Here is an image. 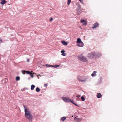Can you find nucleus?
I'll list each match as a JSON object with an SVG mask.
<instances>
[{
  "label": "nucleus",
  "mask_w": 122,
  "mask_h": 122,
  "mask_svg": "<svg viewBox=\"0 0 122 122\" xmlns=\"http://www.w3.org/2000/svg\"><path fill=\"white\" fill-rule=\"evenodd\" d=\"M36 91L37 92H39L40 91V89L39 87H37L36 88Z\"/></svg>",
  "instance_id": "obj_19"
},
{
  "label": "nucleus",
  "mask_w": 122,
  "mask_h": 122,
  "mask_svg": "<svg viewBox=\"0 0 122 122\" xmlns=\"http://www.w3.org/2000/svg\"><path fill=\"white\" fill-rule=\"evenodd\" d=\"M95 55H96V57H100L102 55L99 52L95 53Z\"/></svg>",
  "instance_id": "obj_8"
},
{
  "label": "nucleus",
  "mask_w": 122,
  "mask_h": 122,
  "mask_svg": "<svg viewBox=\"0 0 122 122\" xmlns=\"http://www.w3.org/2000/svg\"><path fill=\"white\" fill-rule=\"evenodd\" d=\"M2 42V41L1 40H0V44Z\"/></svg>",
  "instance_id": "obj_32"
},
{
  "label": "nucleus",
  "mask_w": 122,
  "mask_h": 122,
  "mask_svg": "<svg viewBox=\"0 0 122 122\" xmlns=\"http://www.w3.org/2000/svg\"><path fill=\"white\" fill-rule=\"evenodd\" d=\"M45 66H46L48 67H53L54 66H53L52 65H50L48 64H46Z\"/></svg>",
  "instance_id": "obj_16"
},
{
  "label": "nucleus",
  "mask_w": 122,
  "mask_h": 122,
  "mask_svg": "<svg viewBox=\"0 0 122 122\" xmlns=\"http://www.w3.org/2000/svg\"><path fill=\"white\" fill-rule=\"evenodd\" d=\"M35 87V86L34 85H31V90H33L34 89Z\"/></svg>",
  "instance_id": "obj_18"
},
{
  "label": "nucleus",
  "mask_w": 122,
  "mask_h": 122,
  "mask_svg": "<svg viewBox=\"0 0 122 122\" xmlns=\"http://www.w3.org/2000/svg\"><path fill=\"white\" fill-rule=\"evenodd\" d=\"M25 109V117L29 119L30 121H31L33 118V117L31 112L27 108L26 106H23Z\"/></svg>",
  "instance_id": "obj_1"
},
{
  "label": "nucleus",
  "mask_w": 122,
  "mask_h": 122,
  "mask_svg": "<svg viewBox=\"0 0 122 122\" xmlns=\"http://www.w3.org/2000/svg\"><path fill=\"white\" fill-rule=\"evenodd\" d=\"M33 71H32L30 73V75L32 78H33V75L32 74V72Z\"/></svg>",
  "instance_id": "obj_23"
},
{
  "label": "nucleus",
  "mask_w": 122,
  "mask_h": 122,
  "mask_svg": "<svg viewBox=\"0 0 122 122\" xmlns=\"http://www.w3.org/2000/svg\"><path fill=\"white\" fill-rule=\"evenodd\" d=\"M96 72L97 71H95L93 72L92 74V75L93 77L96 76Z\"/></svg>",
  "instance_id": "obj_14"
},
{
  "label": "nucleus",
  "mask_w": 122,
  "mask_h": 122,
  "mask_svg": "<svg viewBox=\"0 0 122 122\" xmlns=\"http://www.w3.org/2000/svg\"><path fill=\"white\" fill-rule=\"evenodd\" d=\"M27 62H29V59H28L27 60Z\"/></svg>",
  "instance_id": "obj_33"
},
{
  "label": "nucleus",
  "mask_w": 122,
  "mask_h": 122,
  "mask_svg": "<svg viewBox=\"0 0 122 122\" xmlns=\"http://www.w3.org/2000/svg\"><path fill=\"white\" fill-rule=\"evenodd\" d=\"M84 44L82 42L79 43L77 45V46L80 47H82L83 46Z\"/></svg>",
  "instance_id": "obj_9"
},
{
  "label": "nucleus",
  "mask_w": 122,
  "mask_h": 122,
  "mask_svg": "<svg viewBox=\"0 0 122 122\" xmlns=\"http://www.w3.org/2000/svg\"><path fill=\"white\" fill-rule=\"evenodd\" d=\"M65 52V50H63L61 51V52L62 54V55L65 56V53H64Z\"/></svg>",
  "instance_id": "obj_15"
},
{
  "label": "nucleus",
  "mask_w": 122,
  "mask_h": 122,
  "mask_svg": "<svg viewBox=\"0 0 122 122\" xmlns=\"http://www.w3.org/2000/svg\"><path fill=\"white\" fill-rule=\"evenodd\" d=\"M101 94L100 93H98L97 94V98H100L101 97Z\"/></svg>",
  "instance_id": "obj_11"
},
{
  "label": "nucleus",
  "mask_w": 122,
  "mask_h": 122,
  "mask_svg": "<svg viewBox=\"0 0 122 122\" xmlns=\"http://www.w3.org/2000/svg\"><path fill=\"white\" fill-rule=\"evenodd\" d=\"M53 20V18L51 17V18L50 19V21H52Z\"/></svg>",
  "instance_id": "obj_28"
},
{
  "label": "nucleus",
  "mask_w": 122,
  "mask_h": 122,
  "mask_svg": "<svg viewBox=\"0 0 122 122\" xmlns=\"http://www.w3.org/2000/svg\"><path fill=\"white\" fill-rule=\"evenodd\" d=\"M81 99L82 100V101H84V100H85V99L84 98V97L83 96H82L81 97Z\"/></svg>",
  "instance_id": "obj_21"
},
{
  "label": "nucleus",
  "mask_w": 122,
  "mask_h": 122,
  "mask_svg": "<svg viewBox=\"0 0 122 122\" xmlns=\"http://www.w3.org/2000/svg\"><path fill=\"white\" fill-rule=\"evenodd\" d=\"M87 79V78H85L84 77H82L80 76H78L77 78L78 80L81 82H84Z\"/></svg>",
  "instance_id": "obj_4"
},
{
  "label": "nucleus",
  "mask_w": 122,
  "mask_h": 122,
  "mask_svg": "<svg viewBox=\"0 0 122 122\" xmlns=\"http://www.w3.org/2000/svg\"><path fill=\"white\" fill-rule=\"evenodd\" d=\"M81 42L82 41H81L80 39L79 38H78L77 39V43H80V42Z\"/></svg>",
  "instance_id": "obj_17"
},
{
  "label": "nucleus",
  "mask_w": 122,
  "mask_h": 122,
  "mask_svg": "<svg viewBox=\"0 0 122 122\" xmlns=\"http://www.w3.org/2000/svg\"><path fill=\"white\" fill-rule=\"evenodd\" d=\"M85 21L81 19V22L82 23L84 22Z\"/></svg>",
  "instance_id": "obj_26"
},
{
  "label": "nucleus",
  "mask_w": 122,
  "mask_h": 122,
  "mask_svg": "<svg viewBox=\"0 0 122 122\" xmlns=\"http://www.w3.org/2000/svg\"><path fill=\"white\" fill-rule=\"evenodd\" d=\"M44 86L45 87H46L47 86V84H44Z\"/></svg>",
  "instance_id": "obj_31"
},
{
  "label": "nucleus",
  "mask_w": 122,
  "mask_h": 122,
  "mask_svg": "<svg viewBox=\"0 0 122 122\" xmlns=\"http://www.w3.org/2000/svg\"><path fill=\"white\" fill-rule=\"evenodd\" d=\"M60 65H55V66H54L53 67H55V68H56L57 67H59Z\"/></svg>",
  "instance_id": "obj_25"
},
{
  "label": "nucleus",
  "mask_w": 122,
  "mask_h": 122,
  "mask_svg": "<svg viewBox=\"0 0 122 122\" xmlns=\"http://www.w3.org/2000/svg\"><path fill=\"white\" fill-rule=\"evenodd\" d=\"M78 58L79 60L83 62H88L87 59L82 55H79L78 56Z\"/></svg>",
  "instance_id": "obj_2"
},
{
  "label": "nucleus",
  "mask_w": 122,
  "mask_h": 122,
  "mask_svg": "<svg viewBox=\"0 0 122 122\" xmlns=\"http://www.w3.org/2000/svg\"><path fill=\"white\" fill-rule=\"evenodd\" d=\"M71 2V0H68L67 4L68 5H69L70 4Z\"/></svg>",
  "instance_id": "obj_22"
},
{
  "label": "nucleus",
  "mask_w": 122,
  "mask_h": 122,
  "mask_svg": "<svg viewBox=\"0 0 122 122\" xmlns=\"http://www.w3.org/2000/svg\"><path fill=\"white\" fill-rule=\"evenodd\" d=\"M62 99L65 102L72 103L75 105L78 106L74 102V101H73L71 99L68 98L63 97H62Z\"/></svg>",
  "instance_id": "obj_3"
},
{
  "label": "nucleus",
  "mask_w": 122,
  "mask_h": 122,
  "mask_svg": "<svg viewBox=\"0 0 122 122\" xmlns=\"http://www.w3.org/2000/svg\"><path fill=\"white\" fill-rule=\"evenodd\" d=\"M83 23H84L83 24V25H86L87 24V23L85 21Z\"/></svg>",
  "instance_id": "obj_27"
},
{
  "label": "nucleus",
  "mask_w": 122,
  "mask_h": 122,
  "mask_svg": "<svg viewBox=\"0 0 122 122\" xmlns=\"http://www.w3.org/2000/svg\"><path fill=\"white\" fill-rule=\"evenodd\" d=\"M20 79V77L19 76H17L16 77V81H18Z\"/></svg>",
  "instance_id": "obj_24"
},
{
  "label": "nucleus",
  "mask_w": 122,
  "mask_h": 122,
  "mask_svg": "<svg viewBox=\"0 0 122 122\" xmlns=\"http://www.w3.org/2000/svg\"><path fill=\"white\" fill-rule=\"evenodd\" d=\"M22 73L23 74H25V73H27V74H30V71H26L25 70H22Z\"/></svg>",
  "instance_id": "obj_6"
},
{
  "label": "nucleus",
  "mask_w": 122,
  "mask_h": 122,
  "mask_svg": "<svg viewBox=\"0 0 122 122\" xmlns=\"http://www.w3.org/2000/svg\"><path fill=\"white\" fill-rule=\"evenodd\" d=\"M7 2V1L5 0H3L2 2H1L0 3L1 5H3L5 4Z\"/></svg>",
  "instance_id": "obj_12"
},
{
  "label": "nucleus",
  "mask_w": 122,
  "mask_h": 122,
  "mask_svg": "<svg viewBox=\"0 0 122 122\" xmlns=\"http://www.w3.org/2000/svg\"><path fill=\"white\" fill-rule=\"evenodd\" d=\"M66 118L65 117H61V119L62 121H64L66 119Z\"/></svg>",
  "instance_id": "obj_20"
},
{
  "label": "nucleus",
  "mask_w": 122,
  "mask_h": 122,
  "mask_svg": "<svg viewBox=\"0 0 122 122\" xmlns=\"http://www.w3.org/2000/svg\"><path fill=\"white\" fill-rule=\"evenodd\" d=\"M79 0V1L82 3L83 4V1L82 0Z\"/></svg>",
  "instance_id": "obj_30"
},
{
  "label": "nucleus",
  "mask_w": 122,
  "mask_h": 122,
  "mask_svg": "<svg viewBox=\"0 0 122 122\" xmlns=\"http://www.w3.org/2000/svg\"><path fill=\"white\" fill-rule=\"evenodd\" d=\"M62 44L63 45H65L66 46L68 44L67 42H65L64 41H62Z\"/></svg>",
  "instance_id": "obj_13"
},
{
  "label": "nucleus",
  "mask_w": 122,
  "mask_h": 122,
  "mask_svg": "<svg viewBox=\"0 0 122 122\" xmlns=\"http://www.w3.org/2000/svg\"><path fill=\"white\" fill-rule=\"evenodd\" d=\"M75 117L74 118V120L77 122H78L79 121H81V120L80 118H77V117Z\"/></svg>",
  "instance_id": "obj_10"
},
{
  "label": "nucleus",
  "mask_w": 122,
  "mask_h": 122,
  "mask_svg": "<svg viewBox=\"0 0 122 122\" xmlns=\"http://www.w3.org/2000/svg\"><path fill=\"white\" fill-rule=\"evenodd\" d=\"M80 95H77L76 97H79L80 96Z\"/></svg>",
  "instance_id": "obj_29"
},
{
  "label": "nucleus",
  "mask_w": 122,
  "mask_h": 122,
  "mask_svg": "<svg viewBox=\"0 0 122 122\" xmlns=\"http://www.w3.org/2000/svg\"><path fill=\"white\" fill-rule=\"evenodd\" d=\"M95 53L94 52L92 53H90L89 54L88 57L90 58H93L94 57H96V55H95Z\"/></svg>",
  "instance_id": "obj_5"
},
{
  "label": "nucleus",
  "mask_w": 122,
  "mask_h": 122,
  "mask_svg": "<svg viewBox=\"0 0 122 122\" xmlns=\"http://www.w3.org/2000/svg\"><path fill=\"white\" fill-rule=\"evenodd\" d=\"M99 26V24L97 23H96L94 24L93 25L92 27V28H94L98 27Z\"/></svg>",
  "instance_id": "obj_7"
}]
</instances>
